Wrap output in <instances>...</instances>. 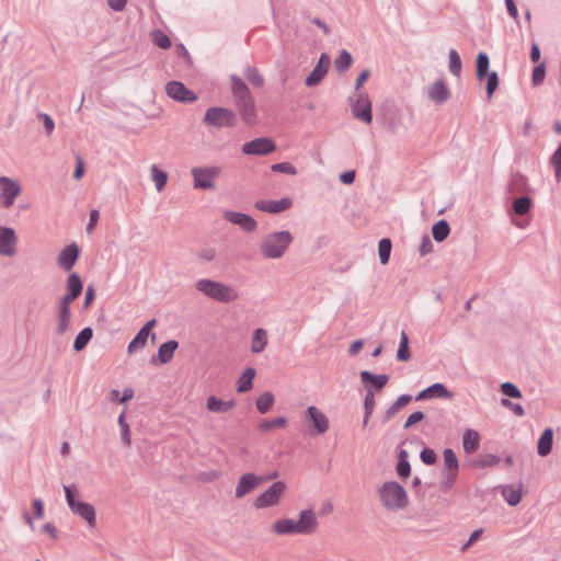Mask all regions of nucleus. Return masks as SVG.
<instances>
[{"label": "nucleus", "mask_w": 561, "mask_h": 561, "mask_svg": "<svg viewBox=\"0 0 561 561\" xmlns=\"http://www.w3.org/2000/svg\"><path fill=\"white\" fill-rule=\"evenodd\" d=\"M319 529V520L312 508L300 510L297 518L283 517L271 525V533L278 537L312 536Z\"/></svg>", "instance_id": "obj_1"}, {"label": "nucleus", "mask_w": 561, "mask_h": 561, "mask_svg": "<svg viewBox=\"0 0 561 561\" xmlns=\"http://www.w3.org/2000/svg\"><path fill=\"white\" fill-rule=\"evenodd\" d=\"M230 83L236 106L242 121L247 125H254L257 121V113L247 84L236 75L230 77Z\"/></svg>", "instance_id": "obj_2"}, {"label": "nucleus", "mask_w": 561, "mask_h": 561, "mask_svg": "<svg viewBox=\"0 0 561 561\" xmlns=\"http://www.w3.org/2000/svg\"><path fill=\"white\" fill-rule=\"evenodd\" d=\"M382 507L390 513L405 510L409 505V495L405 489L397 481H387L377 490Z\"/></svg>", "instance_id": "obj_3"}, {"label": "nucleus", "mask_w": 561, "mask_h": 561, "mask_svg": "<svg viewBox=\"0 0 561 561\" xmlns=\"http://www.w3.org/2000/svg\"><path fill=\"white\" fill-rule=\"evenodd\" d=\"M194 286L199 294L220 304H229L240 298L237 289L211 278H198Z\"/></svg>", "instance_id": "obj_4"}, {"label": "nucleus", "mask_w": 561, "mask_h": 561, "mask_svg": "<svg viewBox=\"0 0 561 561\" xmlns=\"http://www.w3.org/2000/svg\"><path fill=\"white\" fill-rule=\"evenodd\" d=\"M293 241L294 237L289 231H273L262 239L260 252L264 259L277 260L285 255Z\"/></svg>", "instance_id": "obj_5"}, {"label": "nucleus", "mask_w": 561, "mask_h": 561, "mask_svg": "<svg viewBox=\"0 0 561 561\" xmlns=\"http://www.w3.org/2000/svg\"><path fill=\"white\" fill-rule=\"evenodd\" d=\"M66 502L71 513L81 518L89 528L96 526L95 507L81 500L76 486L64 485Z\"/></svg>", "instance_id": "obj_6"}, {"label": "nucleus", "mask_w": 561, "mask_h": 561, "mask_svg": "<svg viewBox=\"0 0 561 561\" xmlns=\"http://www.w3.org/2000/svg\"><path fill=\"white\" fill-rule=\"evenodd\" d=\"M192 185L195 190L209 191L216 187L215 182L221 173L219 165H199L191 169Z\"/></svg>", "instance_id": "obj_7"}, {"label": "nucleus", "mask_w": 561, "mask_h": 561, "mask_svg": "<svg viewBox=\"0 0 561 561\" xmlns=\"http://www.w3.org/2000/svg\"><path fill=\"white\" fill-rule=\"evenodd\" d=\"M286 492V483L276 481L254 499L253 507L256 510L276 507L282 503Z\"/></svg>", "instance_id": "obj_8"}, {"label": "nucleus", "mask_w": 561, "mask_h": 561, "mask_svg": "<svg viewBox=\"0 0 561 561\" xmlns=\"http://www.w3.org/2000/svg\"><path fill=\"white\" fill-rule=\"evenodd\" d=\"M203 122L217 129L233 127L237 122V114L227 107L211 106L206 110Z\"/></svg>", "instance_id": "obj_9"}, {"label": "nucleus", "mask_w": 561, "mask_h": 561, "mask_svg": "<svg viewBox=\"0 0 561 561\" xmlns=\"http://www.w3.org/2000/svg\"><path fill=\"white\" fill-rule=\"evenodd\" d=\"M489 56L485 53H479L477 56V64H476V73L478 80L488 79L486 81V93L488 99L491 100L493 96V93L499 87V76L495 71L489 72Z\"/></svg>", "instance_id": "obj_10"}, {"label": "nucleus", "mask_w": 561, "mask_h": 561, "mask_svg": "<svg viewBox=\"0 0 561 561\" xmlns=\"http://www.w3.org/2000/svg\"><path fill=\"white\" fill-rule=\"evenodd\" d=\"M22 193L21 183L12 178L0 176V206L10 208Z\"/></svg>", "instance_id": "obj_11"}, {"label": "nucleus", "mask_w": 561, "mask_h": 561, "mask_svg": "<svg viewBox=\"0 0 561 561\" xmlns=\"http://www.w3.org/2000/svg\"><path fill=\"white\" fill-rule=\"evenodd\" d=\"M351 110L355 118L370 124L373 121L371 101L367 93L358 92L351 99Z\"/></svg>", "instance_id": "obj_12"}, {"label": "nucleus", "mask_w": 561, "mask_h": 561, "mask_svg": "<svg viewBox=\"0 0 561 561\" xmlns=\"http://www.w3.org/2000/svg\"><path fill=\"white\" fill-rule=\"evenodd\" d=\"M18 234L8 226L0 225V255L12 257L18 253Z\"/></svg>", "instance_id": "obj_13"}, {"label": "nucleus", "mask_w": 561, "mask_h": 561, "mask_svg": "<svg viewBox=\"0 0 561 561\" xmlns=\"http://www.w3.org/2000/svg\"><path fill=\"white\" fill-rule=\"evenodd\" d=\"M265 482V479L261 476H256L255 473L248 472L242 474L234 490V496L238 500H241L252 493L259 485Z\"/></svg>", "instance_id": "obj_14"}, {"label": "nucleus", "mask_w": 561, "mask_h": 561, "mask_svg": "<svg viewBox=\"0 0 561 561\" xmlns=\"http://www.w3.org/2000/svg\"><path fill=\"white\" fill-rule=\"evenodd\" d=\"M276 149L275 142L267 137H261L242 145V152L248 156H265L274 152Z\"/></svg>", "instance_id": "obj_15"}, {"label": "nucleus", "mask_w": 561, "mask_h": 561, "mask_svg": "<svg viewBox=\"0 0 561 561\" xmlns=\"http://www.w3.org/2000/svg\"><path fill=\"white\" fill-rule=\"evenodd\" d=\"M168 96L174 101L182 103H192L197 100V95L192 90L187 89L180 81H171L165 85Z\"/></svg>", "instance_id": "obj_16"}, {"label": "nucleus", "mask_w": 561, "mask_h": 561, "mask_svg": "<svg viewBox=\"0 0 561 561\" xmlns=\"http://www.w3.org/2000/svg\"><path fill=\"white\" fill-rule=\"evenodd\" d=\"M306 416L310 421L314 434L323 435L329 431V419L319 408L309 405L306 409Z\"/></svg>", "instance_id": "obj_17"}, {"label": "nucleus", "mask_w": 561, "mask_h": 561, "mask_svg": "<svg viewBox=\"0 0 561 561\" xmlns=\"http://www.w3.org/2000/svg\"><path fill=\"white\" fill-rule=\"evenodd\" d=\"M70 305L71 304L58 299L55 332L59 336L66 334L71 329Z\"/></svg>", "instance_id": "obj_18"}, {"label": "nucleus", "mask_w": 561, "mask_h": 561, "mask_svg": "<svg viewBox=\"0 0 561 561\" xmlns=\"http://www.w3.org/2000/svg\"><path fill=\"white\" fill-rule=\"evenodd\" d=\"M222 215L227 221L239 226L245 232H254L257 228L256 220L248 214L234 210H225Z\"/></svg>", "instance_id": "obj_19"}, {"label": "nucleus", "mask_w": 561, "mask_h": 561, "mask_svg": "<svg viewBox=\"0 0 561 561\" xmlns=\"http://www.w3.org/2000/svg\"><path fill=\"white\" fill-rule=\"evenodd\" d=\"M80 249L76 243L66 245L57 256V265L65 272H69L76 264Z\"/></svg>", "instance_id": "obj_20"}, {"label": "nucleus", "mask_w": 561, "mask_h": 561, "mask_svg": "<svg viewBox=\"0 0 561 561\" xmlns=\"http://www.w3.org/2000/svg\"><path fill=\"white\" fill-rule=\"evenodd\" d=\"M331 58L328 54H321L318 64L310 72V75L306 78L307 87H314L321 82V80L325 77L329 67H330Z\"/></svg>", "instance_id": "obj_21"}, {"label": "nucleus", "mask_w": 561, "mask_h": 561, "mask_svg": "<svg viewBox=\"0 0 561 561\" xmlns=\"http://www.w3.org/2000/svg\"><path fill=\"white\" fill-rule=\"evenodd\" d=\"M291 204L293 201L289 197H283L278 201L260 199L255 202V208L270 214H278L290 208Z\"/></svg>", "instance_id": "obj_22"}, {"label": "nucleus", "mask_w": 561, "mask_h": 561, "mask_svg": "<svg viewBox=\"0 0 561 561\" xmlns=\"http://www.w3.org/2000/svg\"><path fill=\"white\" fill-rule=\"evenodd\" d=\"M67 294L59 298L65 302L71 304L75 299H77L83 289V284L80 276L77 273H71L68 275L67 283Z\"/></svg>", "instance_id": "obj_23"}, {"label": "nucleus", "mask_w": 561, "mask_h": 561, "mask_svg": "<svg viewBox=\"0 0 561 561\" xmlns=\"http://www.w3.org/2000/svg\"><path fill=\"white\" fill-rule=\"evenodd\" d=\"M427 96L435 104L439 105L445 103L449 99L450 91L446 82L439 79L427 88Z\"/></svg>", "instance_id": "obj_24"}, {"label": "nucleus", "mask_w": 561, "mask_h": 561, "mask_svg": "<svg viewBox=\"0 0 561 561\" xmlns=\"http://www.w3.org/2000/svg\"><path fill=\"white\" fill-rule=\"evenodd\" d=\"M156 325V319L149 320L137 333V335L128 344V353L133 354L136 351L142 350L146 346L150 331Z\"/></svg>", "instance_id": "obj_25"}, {"label": "nucleus", "mask_w": 561, "mask_h": 561, "mask_svg": "<svg viewBox=\"0 0 561 561\" xmlns=\"http://www.w3.org/2000/svg\"><path fill=\"white\" fill-rule=\"evenodd\" d=\"M434 397L450 399L453 397V393L443 383H433L428 388L421 391L416 396V400H424Z\"/></svg>", "instance_id": "obj_26"}, {"label": "nucleus", "mask_w": 561, "mask_h": 561, "mask_svg": "<svg viewBox=\"0 0 561 561\" xmlns=\"http://www.w3.org/2000/svg\"><path fill=\"white\" fill-rule=\"evenodd\" d=\"M236 405L234 400H222L215 396H209L206 400V409L213 413H226Z\"/></svg>", "instance_id": "obj_27"}, {"label": "nucleus", "mask_w": 561, "mask_h": 561, "mask_svg": "<svg viewBox=\"0 0 561 561\" xmlns=\"http://www.w3.org/2000/svg\"><path fill=\"white\" fill-rule=\"evenodd\" d=\"M362 382L368 388V385L374 387L376 391H380L388 382L389 377L386 374L375 375L367 370L360 373Z\"/></svg>", "instance_id": "obj_28"}, {"label": "nucleus", "mask_w": 561, "mask_h": 561, "mask_svg": "<svg viewBox=\"0 0 561 561\" xmlns=\"http://www.w3.org/2000/svg\"><path fill=\"white\" fill-rule=\"evenodd\" d=\"M462 447L466 454H474L480 447V435L476 430H466L462 435Z\"/></svg>", "instance_id": "obj_29"}, {"label": "nucleus", "mask_w": 561, "mask_h": 561, "mask_svg": "<svg viewBox=\"0 0 561 561\" xmlns=\"http://www.w3.org/2000/svg\"><path fill=\"white\" fill-rule=\"evenodd\" d=\"M149 172L150 179L154 184L156 191L158 193H161L168 184V173L164 170H162L158 164H151L149 168Z\"/></svg>", "instance_id": "obj_30"}, {"label": "nucleus", "mask_w": 561, "mask_h": 561, "mask_svg": "<svg viewBox=\"0 0 561 561\" xmlns=\"http://www.w3.org/2000/svg\"><path fill=\"white\" fill-rule=\"evenodd\" d=\"M553 431L551 427L546 428L540 435L537 443V451L541 457H546L552 450Z\"/></svg>", "instance_id": "obj_31"}, {"label": "nucleus", "mask_w": 561, "mask_h": 561, "mask_svg": "<svg viewBox=\"0 0 561 561\" xmlns=\"http://www.w3.org/2000/svg\"><path fill=\"white\" fill-rule=\"evenodd\" d=\"M267 345V332L263 328H257L253 331L251 339V352L253 354L262 353Z\"/></svg>", "instance_id": "obj_32"}, {"label": "nucleus", "mask_w": 561, "mask_h": 561, "mask_svg": "<svg viewBox=\"0 0 561 561\" xmlns=\"http://www.w3.org/2000/svg\"><path fill=\"white\" fill-rule=\"evenodd\" d=\"M254 377H255V369L252 367L245 368L243 374L240 376V378L238 380L237 391L240 393L250 391L253 387Z\"/></svg>", "instance_id": "obj_33"}, {"label": "nucleus", "mask_w": 561, "mask_h": 561, "mask_svg": "<svg viewBox=\"0 0 561 561\" xmlns=\"http://www.w3.org/2000/svg\"><path fill=\"white\" fill-rule=\"evenodd\" d=\"M178 347H179V343L174 340L160 345V347L158 350L159 360L162 364L169 363L172 359L174 352Z\"/></svg>", "instance_id": "obj_34"}, {"label": "nucleus", "mask_w": 561, "mask_h": 561, "mask_svg": "<svg viewBox=\"0 0 561 561\" xmlns=\"http://www.w3.org/2000/svg\"><path fill=\"white\" fill-rule=\"evenodd\" d=\"M450 228L446 220L442 219L432 227V234L435 241L443 242L449 236Z\"/></svg>", "instance_id": "obj_35"}, {"label": "nucleus", "mask_w": 561, "mask_h": 561, "mask_svg": "<svg viewBox=\"0 0 561 561\" xmlns=\"http://www.w3.org/2000/svg\"><path fill=\"white\" fill-rule=\"evenodd\" d=\"M93 336V331L91 328H84L79 332L73 342V350L77 352L82 351L88 343L91 341Z\"/></svg>", "instance_id": "obj_36"}, {"label": "nucleus", "mask_w": 561, "mask_h": 561, "mask_svg": "<svg viewBox=\"0 0 561 561\" xmlns=\"http://www.w3.org/2000/svg\"><path fill=\"white\" fill-rule=\"evenodd\" d=\"M274 394L270 391L263 392L255 402L256 409L260 413H266L274 404Z\"/></svg>", "instance_id": "obj_37"}, {"label": "nucleus", "mask_w": 561, "mask_h": 561, "mask_svg": "<svg viewBox=\"0 0 561 561\" xmlns=\"http://www.w3.org/2000/svg\"><path fill=\"white\" fill-rule=\"evenodd\" d=\"M287 424V419L285 416H279L274 420H265L259 424V430L263 433L271 432L275 428H283Z\"/></svg>", "instance_id": "obj_38"}, {"label": "nucleus", "mask_w": 561, "mask_h": 561, "mask_svg": "<svg viewBox=\"0 0 561 561\" xmlns=\"http://www.w3.org/2000/svg\"><path fill=\"white\" fill-rule=\"evenodd\" d=\"M117 423L121 427V438H122V442L125 446H130L131 444V439H130V427L128 425V423L126 422V411L124 410L118 419H117Z\"/></svg>", "instance_id": "obj_39"}, {"label": "nucleus", "mask_w": 561, "mask_h": 561, "mask_svg": "<svg viewBox=\"0 0 561 561\" xmlns=\"http://www.w3.org/2000/svg\"><path fill=\"white\" fill-rule=\"evenodd\" d=\"M444 467L443 470H459V461L451 448H446L443 451Z\"/></svg>", "instance_id": "obj_40"}, {"label": "nucleus", "mask_w": 561, "mask_h": 561, "mask_svg": "<svg viewBox=\"0 0 561 561\" xmlns=\"http://www.w3.org/2000/svg\"><path fill=\"white\" fill-rule=\"evenodd\" d=\"M392 243L388 238L381 239L378 244V255L380 263L386 265L389 262L391 254Z\"/></svg>", "instance_id": "obj_41"}, {"label": "nucleus", "mask_w": 561, "mask_h": 561, "mask_svg": "<svg viewBox=\"0 0 561 561\" xmlns=\"http://www.w3.org/2000/svg\"><path fill=\"white\" fill-rule=\"evenodd\" d=\"M353 62L352 55L347 50H342L339 57L334 60L336 71L344 72Z\"/></svg>", "instance_id": "obj_42"}, {"label": "nucleus", "mask_w": 561, "mask_h": 561, "mask_svg": "<svg viewBox=\"0 0 561 561\" xmlns=\"http://www.w3.org/2000/svg\"><path fill=\"white\" fill-rule=\"evenodd\" d=\"M244 76L253 87L261 88L264 84L263 76L253 67H248L244 71Z\"/></svg>", "instance_id": "obj_43"}, {"label": "nucleus", "mask_w": 561, "mask_h": 561, "mask_svg": "<svg viewBox=\"0 0 561 561\" xmlns=\"http://www.w3.org/2000/svg\"><path fill=\"white\" fill-rule=\"evenodd\" d=\"M409 352V339L404 331L401 332L400 344L397 352V358L399 360L405 362L410 358Z\"/></svg>", "instance_id": "obj_44"}, {"label": "nucleus", "mask_w": 561, "mask_h": 561, "mask_svg": "<svg viewBox=\"0 0 561 561\" xmlns=\"http://www.w3.org/2000/svg\"><path fill=\"white\" fill-rule=\"evenodd\" d=\"M531 207V199L527 196L518 197L513 203V209L516 215H525Z\"/></svg>", "instance_id": "obj_45"}, {"label": "nucleus", "mask_w": 561, "mask_h": 561, "mask_svg": "<svg viewBox=\"0 0 561 561\" xmlns=\"http://www.w3.org/2000/svg\"><path fill=\"white\" fill-rule=\"evenodd\" d=\"M134 398V390L131 388H125L123 394L119 396V391L117 389H113L110 392V400L112 402H121L126 403Z\"/></svg>", "instance_id": "obj_46"}, {"label": "nucleus", "mask_w": 561, "mask_h": 561, "mask_svg": "<svg viewBox=\"0 0 561 561\" xmlns=\"http://www.w3.org/2000/svg\"><path fill=\"white\" fill-rule=\"evenodd\" d=\"M458 471L459 470H443L440 485L445 491H448L454 486L458 477Z\"/></svg>", "instance_id": "obj_47"}, {"label": "nucleus", "mask_w": 561, "mask_h": 561, "mask_svg": "<svg viewBox=\"0 0 561 561\" xmlns=\"http://www.w3.org/2000/svg\"><path fill=\"white\" fill-rule=\"evenodd\" d=\"M449 70L450 72L458 77L461 72V59L457 50L450 49L449 50Z\"/></svg>", "instance_id": "obj_48"}, {"label": "nucleus", "mask_w": 561, "mask_h": 561, "mask_svg": "<svg viewBox=\"0 0 561 561\" xmlns=\"http://www.w3.org/2000/svg\"><path fill=\"white\" fill-rule=\"evenodd\" d=\"M502 494H503L505 501L511 506H516L522 501V493H520L519 490H514V489H511V488H506V489L503 490Z\"/></svg>", "instance_id": "obj_49"}, {"label": "nucleus", "mask_w": 561, "mask_h": 561, "mask_svg": "<svg viewBox=\"0 0 561 561\" xmlns=\"http://www.w3.org/2000/svg\"><path fill=\"white\" fill-rule=\"evenodd\" d=\"M550 163L554 168L556 171V180L557 182L561 181V141L557 150L550 158Z\"/></svg>", "instance_id": "obj_50"}, {"label": "nucleus", "mask_w": 561, "mask_h": 561, "mask_svg": "<svg viewBox=\"0 0 561 561\" xmlns=\"http://www.w3.org/2000/svg\"><path fill=\"white\" fill-rule=\"evenodd\" d=\"M152 41L158 47L162 49H168L172 45L170 37L161 31H156L152 34Z\"/></svg>", "instance_id": "obj_51"}, {"label": "nucleus", "mask_w": 561, "mask_h": 561, "mask_svg": "<svg viewBox=\"0 0 561 561\" xmlns=\"http://www.w3.org/2000/svg\"><path fill=\"white\" fill-rule=\"evenodd\" d=\"M273 172L285 173L289 175L297 174V169L290 162H279L272 165Z\"/></svg>", "instance_id": "obj_52"}, {"label": "nucleus", "mask_w": 561, "mask_h": 561, "mask_svg": "<svg viewBox=\"0 0 561 561\" xmlns=\"http://www.w3.org/2000/svg\"><path fill=\"white\" fill-rule=\"evenodd\" d=\"M501 391L508 398H520V390L512 382H504L501 385Z\"/></svg>", "instance_id": "obj_53"}, {"label": "nucleus", "mask_w": 561, "mask_h": 561, "mask_svg": "<svg viewBox=\"0 0 561 561\" xmlns=\"http://www.w3.org/2000/svg\"><path fill=\"white\" fill-rule=\"evenodd\" d=\"M375 397H374V393L368 389L366 396H365V400H364V408H365V412H366V419H369V416L371 415L374 409H375Z\"/></svg>", "instance_id": "obj_54"}, {"label": "nucleus", "mask_w": 561, "mask_h": 561, "mask_svg": "<svg viewBox=\"0 0 561 561\" xmlns=\"http://www.w3.org/2000/svg\"><path fill=\"white\" fill-rule=\"evenodd\" d=\"M420 457L425 465H434L437 460L435 451L431 448H424Z\"/></svg>", "instance_id": "obj_55"}, {"label": "nucleus", "mask_w": 561, "mask_h": 561, "mask_svg": "<svg viewBox=\"0 0 561 561\" xmlns=\"http://www.w3.org/2000/svg\"><path fill=\"white\" fill-rule=\"evenodd\" d=\"M215 256L216 252L210 248L202 249L197 252V257L205 263L214 261Z\"/></svg>", "instance_id": "obj_56"}, {"label": "nucleus", "mask_w": 561, "mask_h": 561, "mask_svg": "<svg viewBox=\"0 0 561 561\" xmlns=\"http://www.w3.org/2000/svg\"><path fill=\"white\" fill-rule=\"evenodd\" d=\"M546 70L543 65L535 67L533 71V83L535 85L540 84L545 79Z\"/></svg>", "instance_id": "obj_57"}, {"label": "nucleus", "mask_w": 561, "mask_h": 561, "mask_svg": "<svg viewBox=\"0 0 561 561\" xmlns=\"http://www.w3.org/2000/svg\"><path fill=\"white\" fill-rule=\"evenodd\" d=\"M424 413L422 411L413 412L409 415V417L405 421L404 428H409L413 426L414 424L421 422L424 419Z\"/></svg>", "instance_id": "obj_58"}, {"label": "nucleus", "mask_w": 561, "mask_h": 561, "mask_svg": "<svg viewBox=\"0 0 561 561\" xmlns=\"http://www.w3.org/2000/svg\"><path fill=\"white\" fill-rule=\"evenodd\" d=\"M432 251H433V243H432V241H431L428 236H424L423 239H422L419 252H420V254L422 256H424V255L428 254Z\"/></svg>", "instance_id": "obj_59"}, {"label": "nucleus", "mask_w": 561, "mask_h": 561, "mask_svg": "<svg viewBox=\"0 0 561 561\" xmlns=\"http://www.w3.org/2000/svg\"><path fill=\"white\" fill-rule=\"evenodd\" d=\"M397 472L401 478H408L411 472V467L408 460H400L397 466Z\"/></svg>", "instance_id": "obj_60"}, {"label": "nucleus", "mask_w": 561, "mask_h": 561, "mask_svg": "<svg viewBox=\"0 0 561 561\" xmlns=\"http://www.w3.org/2000/svg\"><path fill=\"white\" fill-rule=\"evenodd\" d=\"M34 516L38 519L44 517V503L41 499H34L32 501Z\"/></svg>", "instance_id": "obj_61"}, {"label": "nucleus", "mask_w": 561, "mask_h": 561, "mask_svg": "<svg viewBox=\"0 0 561 561\" xmlns=\"http://www.w3.org/2000/svg\"><path fill=\"white\" fill-rule=\"evenodd\" d=\"M39 118L43 121L47 135H51L55 128V123L48 114H41Z\"/></svg>", "instance_id": "obj_62"}, {"label": "nucleus", "mask_w": 561, "mask_h": 561, "mask_svg": "<svg viewBox=\"0 0 561 561\" xmlns=\"http://www.w3.org/2000/svg\"><path fill=\"white\" fill-rule=\"evenodd\" d=\"M370 76V71L365 69L363 70L359 76L357 77L356 81H355V90H356V93L358 92H362L360 91V88L363 87V84L365 83V81L369 78Z\"/></svg>", "instance_id": "obj_63"}, {"label": "nucleus", "mask_w": 561, "mask_h": 561, "mask_svg": "<svg viewBox=\"0 0 561 561\" xmlns=\"http://www.w3.org/2000/svg\"><path fill=\"white\" fill-rule=\"evenodd\" d=\"M95 299V290L92 286H89L85 290L83 309H88Z\"/></svg>", "instance_id": "obj_64"}]
</instances>
